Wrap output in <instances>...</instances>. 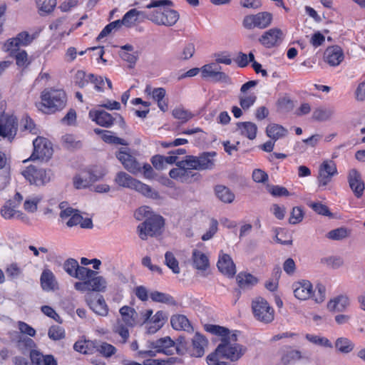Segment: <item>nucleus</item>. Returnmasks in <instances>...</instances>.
Returning <instances> with one entry per match:
<instances>
[{"label":"nucleus","mask_w":365,"mask_h":365,"mask_svg":"<svg viewBox=\"0 0 365 365\" xmlns=\"http://www.w3.org/2000/svg\"><path fill=\"white\" fill-rule=\"evenodd\" d=\"M180 15L171 9H159L151 13L148 19L154 24L160 26H173L179 20Z\"/></svg>","instance_id":"f8f14e48"},{"label":"nucleus","mask_w":365,"mask_h":365,"mask_svg":"<svg viewBox=\"0 0 365 365\" xmlns=\"http://www.w3.org/2000/svg\"><path fill=\"white\" fill-rule=\"evenodd\" d=\"M217 267L222 274L228 278L233 277L237 272L236 266L232 258L222 252L219 255Z\"/></svg>","instance_id":"5701e85b"},{"label":"nucleus","mask_w":365,"mask_h":365,"mask_svg":"<svg viewBox=\"0 0 365 365\" xmlns=\"http://www.w3.org/2000/svg\"><path fill=\"white\" fill-rule=\"evenodd\" d=\"M48 336L53 341L61 340L65 337V331L61 327L54 325L49 328Z\"/></svg>","instance_id":"e2e57ef3"},{"label":"nucleus","mask_w":365,"mask_h":365,"mask_svg":"<svg viewBox=\"0 0 365 365\" xmlns=\"http://www.w3.org/2000/svg\"><path fill=\"white\" fill-rule=\"evenodd\" d=\"M40 32L41 29H39L38 31H35L31 34L26 31L19 33L15 37L19 46H26L29 45L36 38H37Z\"/></svg>","instance_id":"de8ad7c7"},{"label":"nucleus","mask_w":365,"mask_h":365,"mask_svg":"<svg viewBox=\"0 0 365 365\" xmlns=\"http://www.w3.org/2000/svg\"><path fill=\"white\" fill-rule=\"evenodd\" d=\"M172 113L175 118L180 120L182 123H185L193 117L191 112L183 108H175Z\"/></svg>","instance_id":"052dcab7"},{"label":"nucleus","mask_w":365,"mask_h":365,"mask_svg":"<svg viewBox=\"0 0 365 365\" xmlns=\"http://www.w3.org/2000/svg\"><path fill=\"white\" fill-rule=\"evenodd\" d=\"M308 360V357L301 351L287 348L280 352V362L283 365H289L297 361Z\"/></svg>","instance_id":"7c9ffc66"},{"label":"nucleus","mask_w":365,"mask_h":365,"mask_svg":"<svg viewBox=\"0 0 365 365\" xmlns=\"http://www.w3.org/2000/svg\"><path fill=\"white\" fill-rule=\"evenodd\" d=\"M91 274L85 277L81 282H76L73 287L76 290L81 292H105L107 289L108 283L105 277L91 269Z\"/></svg>","instance_id":"423d86ee"},{"label":"nucleus","mask_w":365,"mask_h":365,"mask_svg":"<svg viewBox=\"0 0 365 365\" xmlns=\"http://www.w3.org/2000/svg\"><path fill=\"white\" fill-rule=\"evenodd\" d=\"M237 131L241 135L253 140L256 138L257 127L252 122H241L237 124Z\"/></svg>","instance_id":"e433bc0d"},{"label":"nucleus","mask_w":365,"mask_h":365,"mask_svg":"<svg viewBox=\"0 0 365 365\" xmlns=\"http://www.w3.org/2000/svg\"><path fill=\"white\" fill-rule=\"evenodd\" d=\"M207 345V339L201 334L196 333L192 339L189 354L192 357H202L205 354V348Z\"/></svg>","instance_id":"c756f323"},{"label":"nucleus","mask_w":365,"mask_h":365,"mask_svg":"<svg viewBox=\"0 0 365 365\" xmlns=\"http://www.w3.org/2000/svg\"><path fill=\"white\" fill-rule=\"evenodd\" d=\"M22 175L31 183L36 185H42L48 182L52 177L50 170L36 169L34 166L30 165L22 172Z\"/></svg>","instance_id":"dca6fc26"},{"label":"nucleus","mask_w":365,"mask_h":365,"mask_svg":"<svg viewBox=\"0 0 365 365\" xmlns=\"http://www.w3.org/2000/svg\"><path fill=\"white\" fill-rule=\"evenodd\" d=\"M115 182L120 187L136 190L147 197L158 199L159 194L153 190L149 185L133 178L125 172H119L115 178Z\"/></svg>","instance_id":"7ed1b4c3"},{"label":"nucleus","mask_w":365,"mask_h":365,"mask_svg":"<svg viewBox=\"0 0 365 365\" xmlns=\"http://www.w3.org/2000/svg\"><path fill=\"white\" fill-rule=\"evenodd\" d=\"M191 170L188 169L185 165H182L180 162L178 168L170 171L169 175L171 178L181 182H190L195 175Z\"/></svg>","instance_id":"2f4dec72"},{"label":"nucleus","mask_w":365,"mask_h":365,"mask_svg":"<svg viewBox=\"0 0 365 365\" xmlns=\"http://www.w3.org/2000/svg\"><path fill=\"white\" fill-rule=\"evenodd\" d=\"M145 92L157 103L158 107L161 111L166 112L168 110V100L165 98L166 95V91L165 88H152L150 86H147Z\"/></svg>","instance_id":"a878e982"},{"label":"nucleus","mask_w":365,"mask_h":365,"mask_svg":"<svg viewBox=\"0 0 365 365\" xmlns=\"http://www.w3.org/2000/svg\"><path fill=\"white\" fill-rule=\"evenodd\" d=\"M104 175L105 173L96 175L89 170H83L73 178V185L76 189H84L102 178Z\"/></svg>","instance_id":"4be33fe9"},{"label":"nucleus","mask_w":365,"mask_h":365,"mask_svg":"<svg viewBox=\"0 0 365 365\" xmlns=\"http://www.w3.org/2000/svg\"><path fill=\"white\" fill-rule=\"evenodd\" d=\"M238 285L243 289L250 288L256 285L259 280L257 277L245 272H240L236 277Z\"/></svg>","instance_id":"ea45409f"},{"label":"nucleus","mask_w":365,"mask_h":365,"mask_svg":"<svg viewBox=\"0 0 365 365\" xmlns=\"http://www.w3.org/2000/svg\"><path fill=\"white\" fill-rule=\"evenodd\" d=\"M289 222L291 224H297L300 222L304 217V211L302 207H290L289 210Z\"/></svg>","instance_id":"864d4df0"},{"label":"nucleus","mask_w":365,"mask_h":365,"mask_svg":"<svg viewBox=\"0 0 365 365\" xmlns=\"http://www.w3.org/2000/svg\"><path fill=\"white\" fill-rule=\"evenodd\" d=\"M5 271L7 277L11 280L16 279L22 274L21 268L17 263L15 262L8 264Z\"/></svg>","instance_id":"bf43d9fd"},{"label":"nucleus","mask_w":365,"mask_h":365,"mask_svg":"<svg viewBox=\"0 0 365 365\" xmlns=\"http://www.w3.org/2000/svg\"><path fill=\"white\" fill-rule=\"evenodd\" d=\"M96 350L106 358L112 356L117 352V349L113 345L107 342L101 343Z\"/></svg>","instance_id":"680f3d73"},{"label":"nucleus","mask_w":365,"mask_h":365,"mask_svg":"<svg viewBox=\"0 0 365 365\" xmlns=\"http://www.w3.org/2000/svg\"><path fill=\"white\" fill-rule=\"evenodd\" d=\"M36 208H29V210H33L32 216H30V221L37 220L43 217H50L53 215V211L48 207H35Z\"/></svg>","instance_id":"6e6d98bb"},{"label":"nucleus","mask_w":365,"mask_h":365,"mask_svg":"<svg viewBox=\"0 0 365 365\" xmlns=\"http://www.w3.org/2000/svg\"><path fill=\"white\" fill-rule=\"evenodd\" d=\"M34 151L30 160L48 161L53 155V150L51 143L43 137H37L33 140Z\"/></svg>","instance_id":"9b49d317"},{"label":"nucleus","mask_w":365,"mask_h":365,"mask_svg":"<svg viewBox=\"0 0 365 365\" xmlns=\"http://www.w3.org/2000/svg\"><path fill=\"white\" fill-rule=\"evenodd\" d=\"M113 331L114 333L120 336V342L122 344H125L128 341L130 336V332L128 329V326L118 321L116 325L114 326Z\"/></svg>","instance_id":"5fc2aeb1"},{"label":"nucleus","mask_w":365,"mask_h":365,"mask_svg":"<svg viewBox=\"0 0 365 365\" xmlns=\"http://www.w3.org/2000/svg\"><path fill=\"white\" fill-rule=\"evenodd\" d=\"M334 109L332 108H319L314 110L313 118L319 121H326L334 115Z\"/></svg>","instance_id":"8fccbe9b"},{"label":"nucleus","mask_w":365,"mask_h":365,"mask_svg":"<svg viewBox=\"0 0 365 365\" xmlns=\"http://www.w3.org/2000/svg\"><path fill=\"white\" fill-rule=\"evenodd\" d=\"M172 327L175 330H183L189 331L192 329L191 324L188 319L182 314H175L170 318Z\"/></svg>","instance_id":"4c0bfd02"},{"label":"nucleus","mask_w":365,"mask_h":365,"mask_svg":"<svg viewBox=\"0 0 365 365\" xmlns=\"http://www.w3.org/2000/svg\"><path fill=\"white\" fill-rule=\"evenodd\" d=\"M195 52V46L193 43H186L179 54V58L181 60H188L191 58Z\"/></svg>","instance_id":"338daca9"},{"label":"nucleus","mask_w":365,"mask_h":365,"mask_svg":"<svg viewBox=\"0 0 365 365\" xmlns=\"http://www.w3.org/2000/svg\"><path fill=\"white\" fill-rule=\"evenodd\" d=\"M348 182L354 195L358 197H361L365 186L359 172L356 169L350 170L348 173Z\"/></svg>","instance_id":"cd10ccee"},{"label":"nucleus","mask_w":365,"mask_h":365,"mask_svg":"<svg viewBox=\"0 0 365 365\" xmlns=\"http://www.w3.org/2000/svg\"><path fill=\"white\" fill-rule=\"evenodd\" d=\"M73 349L78 352L84 354H91L96 350V346L94 342L92 341L81 339L74 344Z\"/></svg>","instance_id":"49530a36"},{"label":"nucleus","mask_w":365,"mask_h":365,"mask_svg":"<svg viewBox=\"0 0 365 365\" xmlns=\"http://www.w3.org/2000/svg\"><path fill=\"white\" fill-rule=\"evenodd\" d=\"M257 84V81H250L244 83L240 88V94L238 96L239 103L241 108L245 110L250 109L254 106L257 101L256 94L250 91Z\"/></svg>","instance_id":"a211bd4d"},{"label":"nucleus","mask_w":365,"mask_h":365,"mask_svg":"<svg viewBox=\"0 0 365 365\" xmlns=\"http://www.w3.org/2000/svg\"><path fill=\"white\" fill-rule=\"evenodd\" d=\"M119 313L121 317V322L128 327H133L135 324L136 311L134 308L129 306H123L120 310Z\"/></svg>","instance_id":"58836bf2"},{"label":"nucleus","mask_w":365,"mask_h":365,"mask_svg":"<svg viewBox=\"0 0 365 365\" xmlns=\"http://www.w3.org/2000/svg\"><path fill=\"white\" fill-rule=\"evenodd\" d=\"M141 16H145L143 11L135 9L129 10L122 19L123 26L128 28L133 26Z\"/></svg>","instance_id":"37998d69"},{"label":"nucleus","mask_w":365,"mask_h":365,"mask_svg":"<svg viewBox=\"0 0 365 365\" xmlns=\"http://www.w3.org/2000/svg\"><path fill=\"white\" fill-rule=\"evenodd\" d=\"M284 38L282 31L278 28H272L264 32L259 42L265 48H270L279 45Z\"/></svg>","instance_id":"412c9836"},{"label":"nucleus","mask_w":365,"mask_h":365,"mask_svg":"<svg viewBox=\"0 0 365 365\" xmlns=\"http://www.w3.org/2000/svg\"><path fill=\"white\" fill-rule=\"evenodd\" d=\"M272 20L273 16L270 12L261 11L255 14L246 15L242 24L243 27L248 30L256 28L264 29L271 25Z\"/></svg>","instance_id":"9d476101"},{"label":"nucleus","mask_w":365,"mask_h":365,"mask_svg":"<svg viewBox=\"0 0 365 365\" xmlns=\"http://www.w3.org/2000/svg\"><path fill=\"white\" fill-rule=\"evenodd\" d=\"M338 174L336 163L332 160L322 161L318 169L317 180L319 187L327 186L334 176Z\"/></svg>","instance_id":"2eb2a0df"},{"label":"nucleus","mask_w":365,"mask_h":365,"mask_svg":"<svg viewBox=\"0 0 365 365\" xmlns=\"http://www.w3.org/2000/svg\"><path fill=\"white\" fill-rule=\"evenodd\" d=\"M292 289L294 297L300 302L311 299L320 304L326 299V288L322 284H317L314 287L310 281L301 279L294 282Z\"/></svg>","instance_id":"f03ea898"},{"label":"nucleus","mask_w":365,"mask_h":365,"mask_svg":"<svg viewBox=\"0 0 365 365\" xmlns=\"http://www.w3.org/2000/svg\"><path fill=\"white\" fill-rule=\"evenodd\" d=\"M350 230L345 227H339L330 230L326 234V237L331 240H341L350 235Z\"/></svg>","instance_id":"603ef678"},{"label":"nucleus","mask_w":365,"mask_h":365,"mask_svg":"<svg viewBox=\"0 0 365 365\" xmlns=\"http://www.w3.org/2000/svg\"><path fill=\"white\" fill-rule=\"evenodd\" d=\"M21 126L24 130L28 131L32 134H36L38 133V128H36L35 123L32 119L28 116H25L21 119Z\"/></svg>","instance_id":"774afa93"},{"label":"nucleus","mask_w":365,"mask_h":365,"mask_svg":"<svg viewBox=\"0 0 365 365\" xmlns=\"http://www.w3.org/2000/svg\"><path fill=\"white\" fill-rule=\"evenodd\" d=\"M221 66L215 63L204 65L200 68L201 77L204 79H212L216 82L231 84L232 80L225 73L220 71Z\"/></svg>","instance_id":"4468645a"},{"label":"nucleus","mask_w":365,"mask_h":365,"mask_svg":"<svg viewBox=\"0 0 365 365\" xmlns=\"http://www.w3.org/2000/svg\"><path fill=\"white\" fill-rule=\"evenodd\" d=\"M266 133L268 137L277 140L284 137L287 134V130L280 125L272 123L267 125Z\"/></svg>","instance_id":"a19ab883"},{"label":"nucleus","mask_w":365,"mask_h":365,"mask_svg":"<svg viewBox=\"0 0 365 365\" xmlns=\"http://www.w3.org/2000/svg\"><path fill=\"white\" fill-rule=\"evenodd\" d=\"M89 118L100 126L109 128L114 123V118L103 110L92 109L88 113Z\"/></svg>","instance_id":"bb28decb"},{"label":"nucleus","mask_w":365,"mask_h":365,"mask_svg":"<svg viewBox=\"0 0 365 365\" xmlns=\"http://www.w3.org/2000/svg\"><path fill=\"white\" fill-rule=\"evenodd\" d=\"M17 119L13 115H0V136L12 139L16 134Z\"/></svg>","instance_id":"6ab92c4d"},{"label":"nucleus","mask_w":365,"mask_h":365,"mask_svg":"<svg viewBox=\"0 0 365 365\" xmlns=\"http://www.w3.org/2000/svg\"><path fill=\"white\" fill-rule=\"evenodd\" d=\"M215 152L204 153L199 156L188 155L181 161L188 169L196 170H210L215 165Z\"/></svg>","instance_id":"1a4fd4ad"},{"label":"nucleus","mask_w":365,"mask_h":365,"mask_svg":"<svg viewBox=\"0 0 365 365\" xmlns=\"http://www.w3.org/2000/svg\"><path fill=\"white\" fill-rule=\"evenodd\" d=\"M337 353L342 355H348L355 349V344L346 336H340L336 339L333 347Z\"/></svg>","instance_id":"c9c22d12"},{"label":"nucleus","mask_w":365,"mask_h":365,"mask_svg":"<svg viewBox=\"0 0 365 365\" xmlns=\"http://www.w3.org/2000/svg\"><path fill=\"white\" fill-rule=\"evenodd\" d=\"M60 217L69 227L76 225H80L82 228L93 227L91 217L82 216L78 210L73 209L72 207H63L60 212Z\"/></svg>","instance_id":"6e6552de"},{"label":"nucleus","mask_w":365,"mask_h":365,"mask_svg":"<svg viewBox=\"0 0 365 365\" xmlns=\"http://www.w3.org/2000/svg\"><path fill=\"white\" fill-rule=\"evenodd\" d=\"M167 319L168 316L163 311L156 312L145 326L146 332L150 334L156 333L163 327Z\"/></svg>","instance_id":"c85d7f7f"},{"label":"nucleus","mask_w":365,"mask_h":365,"mask_svg":"<svg viewBox=\"0 0 365 365\" xmlns=\"http://www.w3.org/2000/svg\"><path fill=\"white\" fill-rule=\"evenodd\" d=\"M34 207H0V215L5 220H21L30 222V216L33 215L34 211L29 210Z\"/></svg>","instance_id":"ddd939ff"},{"label":"nucleus","mask_w":365,"mask_h":365,"mask_svg":"<svg viewBox=\"0 0 365 365\" xmlns=\"http://www.w3.org/2000/svg\"><path fill=\"white\" fill-rule=\"evenodd\" d=\"M15 60L17 66L21 68H27L31 63V58L24 50H21L16 53Z\"/></svg>","instance_id":"4d7b16f0"},{"label":"nucleus","mask_w":365,"mask_h":365,"mask_svg":"<svg viewBox=\"0 0 365 365\" xmlns=\"http://www.w3.org/2000/svg\"><path fill=\"white\" fill-rule=\"evenodd\" d=\"M124 365H170L169 360H162V359H147L145 360L142 364L133 361H124Z\"/></svg>","instance_id":"69168bd1"},{"label":"nucleus","mask_w":365,"mask_h":365,"mask_svg":"<svg viewBox=\"0 0 365 365\" xmlns=\"http://www.w3.org/2000/svg\"><path fill=\"white\" fill-rule=\"evenodd\" d=\"M191 264L200 277H206L210 273V264L207 255L204 252L195 249L191 255Z\"/></svg>","instance_id":"f3484780"},{"label":"nucleus","mask_w":365,"mask_h":365,"mask_svg":"<svg viewBox=\"0 0 365 365\" xmlns=\"http://www.w3.org/2000/svg\"><path fill=\"white\" fill-rule=\"evenodd\" d=\"M175 342L170 336L160 338L155 341L148 342L147 351H139L138 356L141 358L155 356L156 353H163L168 355L173 354Z\"/></svg>","instance_id":"0eeeda50"},{"label":"nucleus","mask_w":365,"mask_h":365,"mask_svg":"<svg viewBox=\"0 0 365 365\" xmlns=\"http://www.w3.org/2000/svg\"><path fill=\"white\" fill-rule=\"evenodd\" d=\"M41 104L50 112L63 109L66 104V94L63 89L47 88L41 95Z\"/></svg>","instance_id":"20e7f679"},{"label":"nucleus","mask_w":365,"mask_h":365,"mask_svg":"<svg viewBox=\"0 0 365 365\" xmlns=\"http://www.w3.org/2000/svg\"><path fill=\"white\" fill-rule=\"evenodd\" d=\"M215 190L217 197L224 203H231L235 199L233 192L224 185H217Z\"/></svg>","instance_id":"a18cd8bd"},{"label":"nucleus","mask_w":365,"mask_h":365,"mask_svg":"<svg viewBox=\"0 0 365 365\" xmlns=\"http://www.w3.org/2000/svg\"><path fill=\"white\" fill-rule=\"evenodd\" d=\"M251 309L255 319L260 323L268 324L274 319V308L262 297H257L252 300Z\"/></svg>","instance_id":"39448f33"},{"label":"nucleus","mask_w":365,"mask_h":365,"mask_svg":"<svg viewBox=\"0 0 365 365\" xmlns=\"http://www.w3.org/2000/svg\"><path fill=\"white\" fill-rule=\"evenodd\" d=\"M73 81L75 84L80 88H83L90 82V80L88 75H87L85 71L78 70L73 76Z\"/></svg>","instance_id":"0e129e2a"},{"label":"nucleus","mask_w":365,"mask_h":365,"mask_svg":"<svg viewBox=\"0 0 365 365\" xmlns=\"http://www.w3.org/2000/svg\"><path fill=\"white\" fill-rule=\"evenodd\" d=\"M305 338L309 343L314 345L319 346L325 349L333 348V344L331 341L325 336L307 334H306Z\"/></svg>","instance_id":"79ce46f5"},{"label":"nucleus","mask_w":365,"mask_h":365,"mask_svg":"<svg viewBox=\"0 0 365 365\" xmlns=\"http://www.w3.org/2000/svg\"><path fill=\"white\" fill-rule=\"evenodd\" d=\"M63 269L71 277L78 279L81 282L85 277L91 274V269L79 265L77 260L70 258L63 263Z\"/></svg>","instance_id":"aec40b11"},{"label":"nucleus","mask_w":365,"mask_h":365,"mask_svg":"<svg viewBox=\"0 0 365 365\" xmlns=\"http://www.w3.org/2000/svg\"><path fill=\"white\" fill-rule=\"evenodd\" d=\"M324 59L331 66H339L344 60V52L339 46L329 47L325 51Z\"/></svg>","instance_id":"473e14b6"},{"label":"nucleus","mask_w":365,"mask_h":365,"mask_svg":"<svg viewBox=\"0 0 365 365\" xmlns=\"http://www.w3.org/2000/svg\"><path fill=\"white\" fill-rule=\"evenodd\" d=\"M56 0H36V6L40 15L51 13L56 6Z\"/></svg>","instance_id":"c03bdc74"},{"label":"nucleus","mask_w":365,"mask_h":365,"mask_svg":"<svg viewBox=\"0 0 365 365\" xmlns=\"http://www.w3.org/2000/svg\"><path fill=\"white\" fill-rule=\"evenodd\" d=\"M40 282L44 291L51 292L58 288V282L54 274L48 269L43 270L40 277Z\"/></svg>","instance_id":"f704fd0d"},{"label":"nucleus","mask_w":365,"mask_h":365,"mask_svg":"<svg viewBox=\"0 0 365 365\" xmlns=\"http://www.w3.org/2000/svg\"><path fill=\"white\" fill-rule=\"evenodd\" d=\"M87 302L90 308L98 315L106 317L108 314V307L101 295L96 296L94 299L88 298Z\"/></svg>","instance_id":"72a5a7b5"},{"label":"nucleus","mask_w":365,"mask_h":365,"mask_svg":"<svg viewBox=\"0 0 365 365\" xmlns=\"http://www.w3.org/2000/svg\"><path fill=\"white\" fill-rule=\"evenodd\" d=\"M135 218L144 220L137 227V233L143 240L160 235L165 226L164 218L152 211L150 207H138L134 212Z\"/></svg>","instance_id":"f257e3e1"},{"label":"nucleus","mask_w":365,"mask_h":365,"mask_svg":"<svg viewBox=\"0 0 365 365\" xmlns=\"http://www.w3.org/2000/svg\"><path fill=\"white\" fill-rule=\"evenodd\" d=\"M150 297L154 302L163 303L166 304H175L173 297L166 293L158 291H153L150 293Z\"/></svg>","instance_id":"3c124183"},{"label":"nucleus","mask_w":365,"mask_h":365,"mask_svg":"<svg viewBox=\"0 0 365 365\" xmlns=\"http://www.w3.org/2000/svg\"><path fill=\"white\" fill-rule=\"evenodd\" d=\"M165 264L172 270L174 274H178L180 273V267L179 261L172 252H166L165 254Z\"/></svg>","instance_id":"09e8293b"},{"label":"nucleus","mask_w":365,"mask_h":365,"mask_svg":"<svg viewBox=\"0 0 365 365\" xmlns=\"http://www.w3.org/2000/svg\"><path fill=\"white\" fill-rule=\"evenodd\" d=\"M116 157L128 172L137 174L140 171V164L130 154L126 148H121L116 154Z\"/></svg>","instance_id":"b1692460"},{"label":"nucleus","mask_w":365,"mask_h":365,"mask_svg":"<svg viewBox=\"0 0 365 365\" xmlns=\"http://www.w3.org/2000/svg\"><path fill=\"white\" fill-rule=\"evenodd\" d=\"M351 306V299L346 294H339L330 299L327 308L330 312H345Z\"/></svg>","instance_id":"393cba45"},{"label":"nucleus","mask_w":365,"mask_h":365,"mask_svg":"<svg viewBox=\"0 0 365 365\" xmlns=\"http://www.w3.org/2000/svg\"><path fill=\"white\" fill-rule=\"evenodd\" d=\"M274 239L277 242L282 245H291L292 239L291 237L288 235V232L281 228H276L274 230Z\"/></svg>","instance_id":"13d9d810"}]
</instances>
